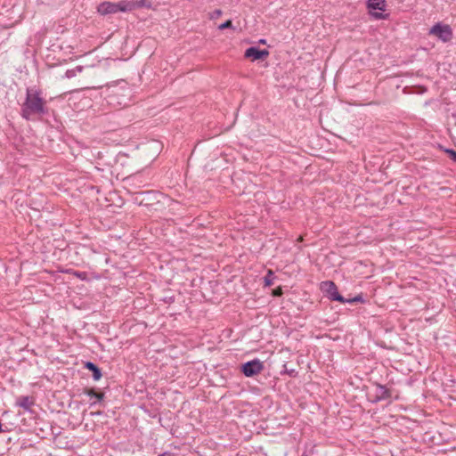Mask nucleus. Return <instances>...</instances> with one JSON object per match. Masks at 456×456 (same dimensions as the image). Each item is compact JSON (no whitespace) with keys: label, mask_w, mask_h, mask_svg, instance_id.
Masks as SVG:
<instances>
[{"label":"nucleus","mask_w":456,"mask_h":456,"mask_svg":"<svg viewBox=\"0 0 456 456\" xmlns=\"http://www.w3.org/2000/svg\"><path fill=\"white\" fill-rule=\"evenodd\" d=\"M129 193L133 202L150 215L164 214L173 201L170 197L158 190H142Z\"/></svg>","instance_id":"nucleus-1"},{"label":"nucleus","mask_w":456,"mask_h":456,"mask_svg":"<svg viewBox=\"0 0 456 456\" xmlns=\"http://www.w3.org/2000/svg\"><path fill=\"white\" fill-rule=\"evenodd\" d=\"M20 116L27 121L35 120L36 118L43 119L45 116H50V108L42 96L41 90L36 87L26 89L25 100L20 107Z\"/></svg>","instance_id":"nucleus-2"},{"label":"nucleus","mask_w":456,"mask_h":456,"mask_svg":"<svg viewBox=\"0 0 456 456\" xmlns=\"http://www.w3.org/2000/svg\"><path fill=\"white\" fill-rule=\"evenodd\" d=\"M428 35L435 37L442 43L446 44L452 40L453 30L449 24L437 21L428 28Z\"/></svg>","instance_id":"nucleus-3"},{"label":"nucleus","mask_w":456,"mask_h":456,"mask_svg":"<svg viewBox=\"0 0 456 456\" xmlns=\"http://www.w3.org/2000/svg\"><path fill=\"white\" fill-rule=\"evenodd\" d=\"M387 8L386 0H367L366 9L368 14L376 20H387L390 13H385Z\"/></svg>","instance_id":"nucleus-4"},{"label":"nucleus","mask_w":456,"mask_h":456,"mask_svg":"<svg viewBox=\"0 0 456 456\" xmlns=\"http://www.w3.org/2000/svg\"><path fill=\"white\" fill-rule=\"evenodd\" d=\"M320 289L323 293V297L331 302L346 303V297L341 295L337 284L333 281H324L320 284Z\"/></svg>","instance_id":"nucleus-5"},{"label":"nucleus","mask_w":456,"mask_h":456,"mask_svg":"<svg viewBox=\"0 0 456 456\" xmlns=\"http://www.w3.org/2000/svg\"><path fill=\"white\" fill-rule=\"evenodd\" d=\"M372 390L366 393V397L371 403L389 400L392 397V390L387 386L375 382L372 384Z\"/></svg>","instance_id":"nucleus-6"},{"label":"nucleus","mask_w":456,"mask_h":456,"mask_svg":"<svg viewBox=\"0 0 456 456\" xmlns=\"http://www.w3.org/2000/svg\"><path fill=\"white\" fill-rule=\"evenodd\" d=\"M265 369L264 362L258 358L241 362L238 366L239 371L247 378H254Z\"/></svg>","instance_id":"nucleus-7"},{"label":"nucleus","mask_w":456,"mask_h":456,"mask_svg":"<svg viewBox=\"0 0 456 456\" xmlns=\"http://www.w3.org/2000/svg\"><path fill=\"white\" fill-rule=\"evenodd\" d=\"M270 55V52L267 49H262L257 45H252L248 47L244 52V58L249 60L252 62L264 61Z\"/></svg>","instance_id":"nucleus-8"},{"label":"nucleus","mask_w":456,"mask_h":456,"mask_svg":"<svg viewBox=\"0 0 456 456\" xmlns=\"http://www.w3.org/2000/svg\"><path fill=\"white\" fill-rule=\"evenodd\" d=\"M83 394L90 398L95 399V401L91 403V406H94L96 404L104 406L103 403L105 399V393L101 389L94 387H86L83 388Z\"/></svg>","instance_id":"nucleus-9"},{"label":"nucleus","mask_w":456,"mask_h":456,"mask_svg":"<svg viewBox=\"0 0 456 456\" xmlns=\"http://www.w3.org/2000/svg\"><path fill=\"white\" fill-rule=\"evenodd\" d=\"M82 364L85 370H87L91 372L92 379L94 381H99L102 378V369L97 363L91 361H84L82 362Z\"/></svg>","instance_id":"nucleus-10"},{"label":"nucleus","mask_w":456,"mask_h":456,"mask_svg":"<svg viewBox=\"0 0 456 456\" xmlns=\"http://www.w3.org/2000/svg\"><path fill=\"white\" fill-rule=\"evenodd\" d=\"M97 12L102 16L117 13L114 2L103 1L96 7Z\"/></svg>","instance_id":"nucleus-11"},{"label":"nucleus","mask_w":456,"mask_h":456,"mask_svg":"<svg viewBox=\"0 0 456 456\" xmlns=\"http://www.w3.org/2000/svg\"><path fill=\"white\" fill-rule=\"evenodd\" d=\"M115 4V11L116 12H128L135 10L134 1L131 0H122L119 2H116Z\"/></svg>","instance_id":"nucleus-12"},{"label":"nucleus","mask_w":456,"mask_h":456,"mask_svg":"<svg viewBox=\"0 0 456 456\" xmlns=\"http://www.w3.org/2000/svg\"><path fill=\"white\" fill-rule=\"evenodd\" d=\"M34 404L33 398L28 395L19 396L16 400V405L22 408L24 411L31 412V406Z\"/></svg>","instance_id":"nucleus-13"},{"label":"nucleus","mask_w":456,"mask_h":456,"mask_svg":"<svg viewBox=\"0 0 456 456\" xmlns=\"http://www.w3.org/2000/svg\"><path fill=\"white\" fill-rule=\"evenodd\" d=\"M43 119H45L51 126L56 129L61 130L64 127L61 121L57 117L54 110L50 109V116H45Z\"/></svg>","instance_id":"nucleus-14"},{"label":"nucleus","mask_w":456,"mask_h":456,"mask_svg":"<svg viewBox=\"0 0 456 456\" xmlns=\"http://www.w3.org/2000/svg\"><path fill=\"white\" fill-rule=\"evenodd\" d=\"M277 278L274 272L271 269H268L266 274L263 277V287L270 288L273 283L274 280Z\"/></svg>","instance_id":"nucleus-15"},{"label":"nucleus","mask_w":456,"mask_h":456,"mask_svg":"<svg viewBox=\"0 0 456 456\" xmlns=\"http://www.w3.org/2000/svg\"><path fill=\"white\" fill-rule=\"evenodd\" d=\"M368 300L365 298L362 293H360L354 297H346V303L350 305L365 304Z\"/></svg>","instance_id":"nucleus-16"},{"label":"nucleus","mask_w":456,"mask_h":456,"mask_svg":"<svg viewBox=\"0 0 456 456\" xmlns=\"http://www.w3.org/2000/svg\"><path fill=\"white\" fill-rule=\"evenodd\" d=\"M34 448H35V446L32 444L26 443V442L22 443V444L20 445V450H19V456H36V455H33V454L26 452L28 449H34Z\"/></svg>","instance_id":"nucleus-17"},{"label":"nucleus","mask_w":456,"mask_h":456,"mask_svg":"<svg viewBox=\"0 0 456 456\" xmlns=\"http://www.w3.org/2000/svg\"><path fill=\"white\" fill-rule=\"evenodd\" d=\"M135 10L141 8L152 9V4L149 0H136L134 1Z\"/></svg>","instance_id":"nucleus-18"},{"label":"nucleus","mask_w":456,"mask_h":456,"mask_svg":"<svg viewBox=\"0 0 456 456\" xmlns=\"http://www.w3.org/2000/svg\"><path fill=\"white\" fill-rule=\"evenodd\" d=\"M38 3L52 7H57L66 2V0H37Z\"/></svg>","instance_id":"nucleus-19"},{"label":"nucleus","mask_w":456,"mask_h":456,"mask_svg":"<svg viewBox=\"0 0 456 456\" xmlns=\"http://www.w3.org/2000/svg\"><path fill=\"white\" fill-rule=\"evenodd\" d=\"M217 28L221 31L225 30V29H232V30L236 29V28L233 26L232 20L231 19H228L225 21H224L223 23L219 24Z\"/></svg>","instance_id":"nucleus-20"},{"label":"nucleus","mask_w":456,"mask_h":456,"mask_svg":"<svg viewBox=\"0 0 456 456\" xmlns=\"http://www.w3.org/2000/svg\"><path fill=\"white\" fill-rule=\"evenodd\" d=\"M283 367L284 370L281 372V374L286 373L291 378H295L297 376V371L295 369H288L286 365H284Z\"/></svg>","instance_id":"nucleus-21"},{"label":"nucleus","mask_w":456,"mask_h":456,"mask_svg":"<svg viewBox=\"0 0 456 456\" xmlns=\"http://www.w3.org/2000/svg\"><path fill=\"white\" fill-rule=\"evenodd\" d=\"M283 295V287L278 286L272 290V296L274 297H280Z\"/></svg>","instance_id":"nucleus-22"},{"label":"nucleus","mask_w":456,"mask_h":456,"mask_svg":"<svg viewBox=\"0 0 456 456\" xmlns=\"http://www.w3.org/2000/svg\"><path fill=\"white\" fill-rule=\"evenodd\" d=\"M223 14V11L221 9H216L212 12L209 13L210 20H216L221 17Z\"/></svg>","instance_id":"nucleus-23"},{"label":"nucleus","mask_w":456,"mask_h":456,"mask_svg":"<svg viewBox=\"0 0 456 456\" xmlns=\"http://www.w3.org/2000/svg\"><path fill=\"white\" fill-rule=\"evenodd\" d=\"M445 154L447 157L456 164V151L455 150H446Z\"/></svg>","instance_id":"nucleus-24"},{"label":"nucleus","mask_w":456,"mask_h":456,"mask_svg":"<svg viewBox=\"0 0 456 456\" xmlns=\"http://www.w3.org/2000/svg\"><path fill=\"white\" fill-rule=\"evenodd\" d=\"M75 275L81 281H85L87 279V273L86 272L76 271Z\"/></svg>","instance_id":"nucleus-25"},{"label":"nucleus","mask_w":456,"mask_h":456,"mask_svg":"<svg viewBox=\"0 0 456 456\" xmlns=\"http://www.w3.org/2000/svg\"><path fill=\"white\" fill-rule=\"evenodd\" d=\"M77 75V73L75 72V70L72 69H68L65 73V77L67 78H72L74 77L75 76Z\"/></svg>","instance_id":"nucleus-26"},{"label":"nucleus","mask_w":456,"mask_h":456,"mask_svg":"<svg viewBox=\"0 0 456 456\" xmlns=\"http://www.w3.org/2000/svg\"><path fill=\"white\" fill-rule=\"evenodd\" d=\"M158 456H176V454L170 451H165V452L159 453Z\"/></svg>","instance_id":"nucleus-27"},{"label":"nucleus","mask_w":456,"mask_h":456,"mask_svg":"<svg viewBox=\"0 0 456 456\" xmlns=\"http://www.w3.org/2000/svg\"><path fill=\"white\" fill-rule=\"evenodd\" d=\"M164 301H165L166 303H169V304H171V303L175 302V297H174V296H172V297H165V298H164Z\"/></svg>","instance_id":"nucleus-28"},{"label":"nucleus","mask_w":456,"mask_h":456,"mask_svg":"<svg viewBox=\"0 0 456 456\" xmlns=\"http://www.w3.org/2000/svg\"><path fill=\"white\" fill-rule=\"evenodd\" d=\"M73 69L75 70V72H76V73H80V72H82V71H83V69H84V66H80V65H78V66H77V67H76L75 69Z\"/></svg>","instance_id":"nucleus-29"},{"label":"nucleus","mask_w":456,"mask_h":456,"mask_svg":"<svg viewBox=\"0 0 456 456\" xmlns=\"http://www.w3.org/2000/svg\"><path fill=\"white\" fill-rule=\"evenodd\" d=\"M438 148H439L442 151H444V153H445V151H446V150H452V148H446V147H444V146H443V145H441V144H438Z\"/></svg>","instance_id":"nucleus-30"},{"label":"nucleus","mask_w":456,"mask_h":456,"mask_svg":"<svg viewBox=\"0 0 456 456\" xmlns=\"http://www.w3.org/2000/svg\"><path fill=\"white\" fill-rule=\"evenodd\" d=\"M52 434H53V436H60V435H61V431H60V430H59V431H55V430H54V428H52Z\"/></svg>","instance_id":"nucleus-31"},{"label":"nucleus","mask_w":456,"mask_h":456,"mask_svg":"<svg viewBox=\"0 0 456 456\" xmlns=\"http://www.w3.org/2000/svg\"><path fill=\"white\" fill-rule=\"evenodd\" d=\"M258 44L259 45H266L267 41L265 38H261V39L258 40Z\"/></svg>","instance_id":"nucleus-32"},{"label":"nucleus","mask_w":456,"mask_h":456,"mask_svg":"<svg viewBox=\"0 0 456 456\" xmlns=\"http://www.w3.org/2000/svg\"><path fill=\"white\" fill-rule=\"evenodd\" d=\"M91 189H92V190L96 189L97 192L99 191V189H98V188H96L95 186H91Z\"/></svg>","instance_id":"nucleus-33"},{"label":"nucleus","mask_w":456,"mask_h":456,"mask_svg":"<svg viewBox=\"0 0 456 456\" xmlns=\"http://www.w3.org/2000/svg\"><path fill=\"white\" fill-rule=\"evenodd\" d=\"M301 456H307V454L305 452H304Z\"/></svg>","instance_id":"nucleus-34"}]
</instances>
